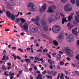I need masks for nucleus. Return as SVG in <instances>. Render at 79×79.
Returning <instances> with one entry per match:
<instances>
[{
  "instance_id": "nucleus-1",
  "label": "nucleus",
  "mask_w": 79,
  "mask_h": 79,
  "mask_svg": "<svg viewBox=\"0 0 79 79\" xmlns=\"http://www.w3.org/2000/svg\"><path fill=\"white\" fill-rule=\"evenodd\" d=\"M31 20L32 21H33L34 23L35 24H36V25H37L38 27L40 29H41L42 28L41 27L39 23H38L39 21V17L37 16L35 18V19H32Z\"/></svg>"
},
{
  "instance_id": "nucleus-2",
  "label": "nucleus",
  "mask_w": 79,
  "mask_h": 79,
  "mask_svg": "<svg viewBox=\"0 0 79 79\" xmlns=\"http://www.w3.org/2000/svg\"><path fill=\"white\" fill-rule=\"evenodd\" d=\"M30 29L31 31L33 33H35L38 31V28L37 27L34 25H31L30 27Z\"/></svg>"
},
{
  "instance_id": "nucleus-3",
  "label": "nucleus",
  "mask_w": 79,
  "mask_h": 79,
  "mask_svg": "<svg viewBox=\"0 0 79 79\" xmlns=\"http://www.w3.org/2000/svg\"><path fill=\"white\" fill-rule=\"evenodd\" d=\"M60 28L58 25H54L52 27V30L54 33H58L60 30Z\"/></svg>"
},
{
  "instance_id": "nucleus-4",
  "label": "nucleus",
  "mask_w": 79,
  "mask_h": 79,
  "mask_svg": "<svg viewBox=\"0 0 79 79\" xmlns=\"http://www.w3.org/2000/svg\"><path fill=\"white\" fill-rule=\"evenodd\" d=\"M64 9L66 11H71L72 10V8L69 4H68L64 7Z\"/></svg>"
},
{
  "instance_id": "nucleus-5",
  "label": "nucleus",
  "mask_w": 79,
  "mask_h": 79,
  "mask_svg": "<svg viewBox=\"0 0 79 79\" xmlns=\"http://www.w3.org/2000/svg\"><path fill=\"white\" fill-rule=\"evenodd\" d=\"M23 28V29L24 31L26 32H28V24L27 23H24Z\"/></svg>"
},
{
  "instance_id": "nucleus-6",
  "label": "nucleus",
  "mask_w": 79,
  "mask_h": 79,
  "mask_svg": "<svg viewBox=\"0 0 79 79\" xmlns=\"http://www.w3.org/2000/svg\"><path fill=\"white\" fill-rule=\"evenodd\" d=\"M46 9H47V5L46 4H44L42 6V7L40 8V12H43Z\"/></svg>"
},
{
  "instance_id": "nucleus-7",
  "label": "nucleus",
  "mask_w": 79,
  "mask_h": 79,
  "mask_svg": "<svg viewBox=\"0 0 79 79\" xmlns=\"http://www.w3.org/2000/svg\"><path fill=\"white\" fill-rule=\"evenodd\" d=\"M8 73L7 71H5L4 73V75L5 76H15V74L14 73H13V72L10 71V72L9 74H6V73Z\"/></svg>"
},
{
  "instance_id": "nucleus-8",
  "label": "nucleus",
  "mask_w": 79,
  "mask_h": 79,
  "mask_svg": "<svg viewBox=\"0 0 79 79\" xmlns=\"http://www.w3.org/2000/svg\"><path fill=\"white\" fill-rule=\"evenodd\" d=\"M66 54L68 55H70L71 53H73L72 51L69 49H67L65 50Z\"/></svg>"
},
{
  "instance_id": "nucleus-9",
  "label": "nucleus",
  "mask_w": 79,
  "mask_h": 79,
  "mask_svg": "<svg viewBox=\"0 0 79 79\" xmlns=\"http://www.w3.org/2000/svg\"><path fill=\"white\" fill-rule=\"evenodd\" d=\"M42 28H43L44 31H48V26L45 25H42Z\"/></svg>"
},
{
  "instance_id": "nucleus-10",
  "label": "nucleus",
  "mask_w": 79,
  "mask_h": 79,
  "mask_svg": "<svg viewBox=\"0 0 79 79\" xmlns=\"http://www.w3.org/2000/svg\"><path fill=\"white\" fill-rule=\"evenodd\" d=\"M48 21L49 23H52V22L54 21V19H53L52 18L50 17L48 19Z\"/></svg>"
},
{
  "instance_id": "nucleus-11",
  "label": "nucleus",
  "mask_w": 79,
  "mask_h": 79,
  "mask_svg": "<svg viewBox=\"0 0 79 79\" xmlns=\"http://www.w3.org/2000/svg\"><path fill=\"white\" fill-rule=\"evenodd\" d=\"M72 33L75 35H77V34H78L77 31L75 29H73V30H72Z\"/></svg>"
},
{
  "instance_id": "nucleus-12",
  "label": "nucleus",
  "mask_w": 79,
  "mask_h": 79,
  "mask_svg": "<svg viewBox=\"0 0 79 79\" xmlns=\"http://www.w3.org/2000/svg\"><path fill=\"white\" fill-rule=\"evenodd\" d=\"M69 37L71 40H72V41H73L74 40V36L72 35H68Z\"/></svg>"
},
{
  "instance_id": "nucleus-13",
  "label": "nucleus",
  "mask_w": 79,
  "mask_h": 79,
  "mask_svg": "<svg viewBox=\"0 0 79 79\" xmlns=\"http://www.w3.org/2000/svg\"><path fill=\"white\" fill-rule=\"evenodd\" d=\"M52 7H49L48 8V13H53V10H52Z\"/></svg>"
},
{
  "instance_id": "nucleus-14",
  "label": "nucleus",
  "mask_w": 79,
  "mask_h": 79,
  "mask_svg": "<svg viewBox=\"0 0 79 79\" xmlns=\"http://www.w3.org/2000/svg\"><path fill=\"white\" fill-rule=\"evenodd\" d=\"M10 18L12 20H15V16L14 14H11L10 15Z\"/></svg>"
},
{
  "instance_id": "nucleus-15",
  "label": "nucleus",
  "mask_w": 79,
  "mask_h": 79,
  "mask_svg": "<svg viewBox=\"0 0 79 79\" xmlns=\"http://www.w3.org/2000/svg\"><path fill=\"white\" fill-rule=\"evenodd\" d=\"M58 39H63V33H60L59 35V36H58Z\"/></svg>"
},
{
  "instance_id": "nucleus-16",
  "label": "nucleus",
  "mask_w": 79,
  "mask_h": 79,
  "mask_svg": "<svg viewBox=\"0 0 79 79\" xmlns=\"http://www.w3.org/2000/svg\"><path fill=\"white\" fill-rule=\"evenodd\" d=\"M6 15L8 18H10L11 17V13L8 11L6 12Z\"/></svg>"
},
{
  "instance_id": "nucleus-17",
  "label": "nucleus",
  "mask_w": 79,
  "mask_h": 79,
  "mask_svg": "<svg viewBox=\"0 0 79 79\" xmlns=\"http://www.w3.org/2000/svg\"><path fill=\"white\" fill-rule=\"evenodd\" d=\"M34 4L32 3H30L29 4V5H28L27 6L28 8H31L32 7H34Z\"/></svg>"
},
{
  "instance_id": "nucleus-18",
  "label": "nucleus",
  "mask_w": 79,
  "mask_h": 79,
  "mask_svg": "<svg viewBox=\"0 0 79 79\" xmlns=\"http://www.w3.org/2000/svg\"><path fill=\"white\" fill-rule=\"evenodd\" d=\"M20 23V19L18 18L16 19L15 21V24H18V23Z\"/></svg>"
},
{
  "instance_id": "nucleus-19",
  "label": "nucleus",
  "mask_w": 79,
  "mask_h": 79,
  "mask_svg": "<svg viewBox=\"0 0 79 79\" xmlns=\"http://www.w3.org/2000/svg\"><path fill=\"white\" fill-rule=\"evenodd\" d=\"M2 69L3 71H6L7 70V68L4 65H3L2 66Z\"/></svg>"
},
{
  "instance_id": "nucleus-20",
  "label": "nucleus",
  "mask_w": 79,
  "mask_h": 79,
  "mask_svg": "<svg viewBox=\"0 0 79 79\" xmlns=\"http://www.w3.org/2000/svg\"><path fill=\"white\" fill-rule=\"evenodd\" d=\"M7 8H8V9H11V3H9L7 5Z\"/></svg>"
},
{
  "instance_id": "nucleus-21",
  "label": "nucleus",
  "mask_w": 79,
  "mask_h": 79,
  "mask_svg": "<svg viewBox=\"0 0 79 79\" xmlns=\"http://www.w3.org/2000/svg\"><path fill=\"white\" fill-rule=\"evenodd\" d=\"M75 19L77 23H79V17L77 16H76L75 17Z\"/></svg>"
},
{
  "instance_id": "nucleus-22",
  "label": "nucleus",
  "mask_w": 79,
  "mask_h": 79,
  "mask_svg": "<svg viewBox=\"0 0 79 79\" xmlns=\"http://www.w3.org/2000/svg\"><path fill=\"white\" fill-rule=\"evenodd\" d=\"M30 10L31 11H35V6L34 7H32L30 8Z\"/></svg>"
},
{
  "instance_id": "nucleus-23",
  "label": "nucleus",
  "mask_w": 79,
  "mask_h": 79,
  "mask_svg": "<svg viewBox=\"0 0 79 79\" xmlns=\"http://www.w3.org/2000/svg\"><path fill=\"white\" fill-rule=\"evenodd\" d=\"M67 40L68 42H73V41H72V40L70 39L69 37L67 38Z\"/></svg>"
},
{
  "instance_id": "nucleus-24",
  "label": "nucleus",
  "mask_w": 79,
  "mask_h": 79,
  "mask_svg": "<svg viewBox=\"0 0 79 79\" xmlns=\"http://www.w3.org/2000/svg\"><path fill=\"white\" fill-rule=\"evenodd\" d=\"M43 25L42 26H45V24H46V23H47V21L45 20H43L42 22Z\"/></svg>"
},
{
  "instance_id": "nucleus-25",
  "label": "nucleus",
  "mask_w": 79,
  "mask_h": 79,
  "mask_svg": "<svg viewBox=\"0 0 79 79\" xmlns=\"http://www.w3.org/2000/svg\"><path fill=\"white\" fill-rule=\"evenodd\" d=\"M64 22H67V20L65 18H64L63 19L62 21V24H64Z\"/></svg>"
},
{
  "instance_id": "nucleus-26",
  "label": "nucleus",
  "mask_w": 79,
  "mask_h": 79,
  "mask_svg": "<svg viewBox=\"0 0 79 79\" xmlns=\"http://www.w3.org/2000/svg\"><path fill=\"white\" fill-rule=\"evenodd\" d=\"M56 19H60V15L59 14L56 13Z\"/></svg>"
},
{
  "instance_id": "nucleus-27",
  "label": "nucleus",
  "mask_w": 79,
  "mask_h": 79,
  "mask_svg": "<svg viewBox=\"0 0 79 79\" xmlns=\"http://www.w3.org/2000/svg\"><path fill=\"white\" fill-rule=\"evenodd\" d=\"M53 44L55 45H56V46H57L58 45V42H56V40L54 41L53 42Z\"/></svg>"
},
{
  "instance_id": "nucleus-28",
  "label": "nucleus",
  "mask_w": 79,
  "mask_h": 79,
  "mask_svg": "<svg viewBox=\"0 0 79 79\" xmlns=\"http://www.w3.org/2000/svg\"><path fill=\"white\" fill-rule=\"evenodd\" d=\"M25 61H26L27 63H30L31 59H25Z\"/></svg>"
},
{
  "instance_id": "nucleus-29",
  "label": "nucleus",
  "mask_w": 79,
  "mask_h": 79,
  "mask_svg": "<svg viewBox=\"0 0 79 79\" xmlns=\"http://www.w3.org/2000/svg\"><path fill=\"white\" fill-rule=\"evenodd\" d=\"M68 19L69 21H71V20L73 19V16H72V15L69 16Z\"/></svg>"
},
{
  "instance_id": "nucleus-30",
  "label": "nucleus",
  "mask_w": 79,
  "mask_h": 79,
  "mask_svg": "<svg viewBox=\"0 0 79 79\" xmlns=\"http://www.w3.org/2000/svg\"><path fill=\"white\" fill-rule=\"evenodd\" d=\"M12 56H13V57H14V60H15H15H16L17 58V57L16 56V55H15L14 54H12Z\"/></svg>"
},
{
  "instance_id": "nucleus-31",
  "label": "nucleus",
  "mask_w": 79,
  "mask_h": 79,
  "mask_svg": "<svg viewBox=\"0 0 79 79\" xmlns=\"http://www.w3.org/2000/svg\"><path fill=\"white\" fill-rule=\"evenodd\" d=\"M21 20L22 23H25V22H26V20H25L22 18L21 19Z\"/></svg>"
},
{
  "instance_id": "nucleus-32",
  "label": "nucleus",
  "mask_w": 79,
  "mask_h": 79,
  "mask_svg": "<svg viewBox=\"0 0 79 79\" xmlns=\"http://www.w3.org/2000/svg\"><path fill=\"white\" fill-rule=\"evenodd\" d=\"M76 5L77 6H79V0H77L76 1Z\"/></svg>"
},
{
  "instance_id": "nucleus-33",
  "label": "nucleus",
  "mask_w": 79,
  "mask_h": 79,
  "mask_svg": "<svg viewBox=\"0 0 79 79\" xmlns=\"http://www.w3.org/2000/svg\"><path fill=\"white\" fill-rule=\"evenodd\" d=\"M38 77H39L40 79H42V75L41 74H39L38 75Z\"/></svg>"
},
{
  "instance_id": "nucleus-34",
  "label": "nucleus",
  "mask_w": 79,
  "mask_h": 79,
  "mask_svg": "<svg viewBox=\"0 0 79 79\" xmlns=\"http://www.w3.org/2000/svg\"><path fill=\"white\" fill-rule=\"evenodd\" d=\"M18 51L21 52H24V51H23V49H21V48H18Z\"/></svg>"
},
{
  "instance_id": "nucleus-35",
  "label": "nucleus",
  "mask_w": 79,
  "mask_h": 79,
  "mask_svg": "<svg viewBox=\"0 0 79 79\" xmlns=\"http://www.w3.org/2000/svg\"><path fill=\"white\" fill-rule=\"evenodd\" d=\"M60 65H63V64H64V62H63V61H60Z\"/></svg>"
},
{
  "instance_id": "nucleus-36",
  "label": "nucleus",
  "mask_w": 79,
  "mask_h": 79,
  "mask_svg": "<svg viewBox=\"0 0 79 79\" xmlns=\"http://www.w3.org/2000/svg\"><path fill=\"white\" fill-rule=\"evenodd\" d=\"M43 37H44V38L45 39H47L48 38V36H47V35L45 34H44L43 35Z\"/></svg>"
},
{
  "instance_id": "nucleus-37",
  "label": "nucleus",
  "mask_w": 79,
  "mask_h": 79,
  "mask_svg": "<svg viewBox=\"0 0 79 79\" xmlns=\"http://www.w3.org/2000/svg\"><path fill=\"white\" fill-rule=\"evenodd\" d=\"M35 60H37V61H40V59L39 58H38V57L36 56L35 58Z\"/></svg>"
},
{
  "instance_id": "nucleus-38",
  "label": "nucleus",
  "mask_w": 79,
  "mask_h": 79,
  "mask_svg": "<svg viewBox=\"0 0 79 79\" xmlns=\"http://www.w3.org/2000/svg\"><path fill=\"white\" fill-rule=\"evenodd\" d=\"M71 2L72 3L74 4L76 2V0H71Z\"/></svg>"
},
{
  "instance_id": "nucleus-39",
  "label": "nucleus",
  "mask_w": 79,
  "mask_h": 79,
  "mask_svg": "<svg viewBox=\"0 0 79 79\" xmlns=\"http://www.w3.org/2000/svg\"><path fill=\"white\" fill-rule=\"evenodd\" d=\"M52 9H56V6H55L54 5H52V7H51Z\"/></svg>"
},
{
  "instance_id": "nucleus-40",
  "label": "nucleus",
  "mask_w": 79,
  "mask_h": 79,
  "mask_svg": "<svg viewBox=\"0 0 79 79\" xmlns=\"http://www.w3.org/2000/svg\"><path fill=\"white\" fill-rule=\"evenodd\" d=\"M76 58V60H79V54H78Z\"/></svg>"
},
{
  "instance_id": "nucleus-41",
  "label": "nucleus",
  "mask_w": 79,
  "mask_h": 79,
  "mask_svg": "<svg viewBox=\"0 0 79 79\" xmlns=\"http://www.w3.org/2000/svg\"><path fill=\"white\" fill-rule=\"evenodd\" d=\"M56 74H57L56 72H55L53 73H52V75L53 76H56Z\"/></svg>"
},
{
  "instance_id": "nucleus-42",
  "label": "nucleus",
  "mask_w": 79,
  "mask_h": 79,
  "mask_svg": "<svg viewBox=\"0 0 79 79\" xmlns=\"http://www.w3.org/2000/svg\"><path fill=\"white\" fill-rule=\"evenodd\" d=\"M66 2V0H61V3H65Z\"/></svg>"
},
{
  "instance_id": "nucleus-43",
  "label": "nucleus",
  "mask_w": 79,
  "mask_h": 79,
  "mask_svg": "<svg viewBox=\"0 0 79 79\" xmlns=\"http://www.w3.org/2000/svg\"><path fill=\"white\" fill-rule=\"evenodd\" d=\"M43 52H45V53H46L47 52H48V50L47 49H44L43 50Z\"/></svg>"
},
{
  "instance_id": "nucleus-44",
  "label": "nucleus",
  "mask_w": 79,
  "mask_h": 79,
  "mask_svg": "<svg viewBox=\"0 0 79 79\" xmlns=\"http://www.w3.org/2000/svg\"><path fill=\"white\" fill-rule=\"evenodd\" d=\"M47 55L48 56V58H50V59H51V58H52V57H51V56H50V54H49L47 53Z\"/></svg>"
},
{
  "instance_id": "nucleus-45",
  "label": "nucleus",
  "mask_w": 79,
  "mask_h": 79,
  "mask_svg": "<svg viewBox=\"0 0 79 79\" xmlns=\"http://www.w3.org/2000/svg\"><path fill=\"white\" fill-rule=\"evenodd\" d=\"M56 55V52L53 53L52 55L53 56V57H55V55Z\"/></svg>"
},
{
  "instance_id": "nucleus-46",
  "label": "nucleus",
  "mask_w": 79,
  "mask_h": 79,
  "mask_svg": "<svg viewBox=\"0 0 79 79\" xmlns=\"http://www.w3.org/2000/svg\"><path fill=\"white\" fill-rule=\"evenodd\" d=\"M12 50H16V47H13L12 48Z\"/></svg>"
},
{
  "instance_id": "nucleus-47",
  "label": "nucleus",
  "mask_w": 79,
  "mask_h": 79,
  "mask_svg": "<svg viewBox=\"0 0 79 79\" xmlns=\"http://www.w3.org/2000/svg\"><path fill=\"white\" fill-rule=\"evenodd\" d=\"M40 60L41 61H42V63H44V62H45V60H44L43 59H40Z\"/></svg>"
},
{
  "instance_id": "nucleus-48",
  "label": "nucleus",
  "mask_w": 79,
  "mask_h": 79,
  "mask_svg": "<svg viewBox=\"0 0 79 79\" xmlns=\"http://www.w3.org/2000/svg\"><path fill=\"white\" fill-rule=\"evenodd\" d=\"M58 60H60V57H59L57 56V59H56V61H58Z\"/></svg>"
},
{
  "instance_id": "nucleus-49",
  "label": "nucleus",
  "mask_w": 79,
  "mask_h": 79,
  "mask_svg": "<svg viewBox=\"0 0 79 79\" xmlns=\"http://www.w3.org/2000/svg\"><path fill=\"white\" fill-rule=\"evenodd\" d=\"M46 72H47V71H46V70H44L42 73L43 74H44V75L45 74V73H46Z\"/></svg>"
},
{
  "instance_id": "nucleus-50",
  "label": "nucleus",
  "mask_w": 79,
  "mask_h": 79,
  "mask_svg": "<svg viewBox=\"0 0 79 79\" xmlns=\"http://www.w3.org/2000/svg\"><path fill=\"white\" fill-rule=\"evenodd\" d=\"M25 71L26 72H27L28 71V69H27V67H25Z\"/></svg>"
},
{
  "instance_id": "nucleus-51",
  "label": "nucleus",
  "mask_w": 79,
  "mask_h": 79,
  "mask_svg": "<svg viewBox=\"0 0 79 79\" xmlns=\"http://www.w3.org/2000/svg\"><path fill=\"white\" fill-rule=\"evenodd\" d=\"M25 34V33H24V32H22L20 33V35H22L23 36H24V35Z\"/></svg>"
},
{
  "instance_id": "nucleus-52",
  "label": "nucleus",
  "mask_w": 79,
  "mask_h": 79,
  "mask_svg": "<svg viewBox=\"0 0 79 79\" xmlns=\"http://www.w3.org/2000/svg\"><path fill=\"white\" fill-rule=\"evenodd\" d=\"M50 68L51 69H53V66L51 65L49 66Z\"/></svg>"
},
{
  "instance_id": "nucleus-53",
  "label": "nucleus",
  "mask_w": 79,
  "mask_h": 79,
  "mask_svg": "<svg viewBox=\"0 0 79 79\" xmlns=\"http://www.w3.org/2000/svg\"><path fill=\"white\" fill-rule=\"evenodd\" d=\"M29 58L31 60H34V57L33 56H30Z\"/></svg>"
},
{
  "instance_id": "nucleus-54",
  "label": "nucleus",
  "mask_w": 79,
  "mask_h": 79,
  "mask_svg": "<svg viewBox=\"0 0 79 79\" xmlns=\"http://www.w3.org/2000/svg\"><path fill=\"white\" fill-rule=\"evenodd\" d=\"M60 16L62 17H65V15H63V14H62L61 13H60Z\"/></svg>"
},
{
  "instance_id": "nucleus-55",
  "label": "nucleus",
  "mask_w": 79,
  "mask_h": 79,
  "mask_svg": "<svg viewBox=\"0 0 79 79\" xmlns=\"http://www.w3.org/2000/svg\"><path fill=\"white\" fill-rule=\"evenodd\" d=\"M37 52H42V49H40L39 50H38L37 51Z\"/></svg>"
},
{
  "instance_id": "nucleus-56",
  "label": "nucleus",
  "mask_w": 79,
  "mask_h": 79,
  "mask_svg": "<svg viewBox=\"0 0 79 79\" xmlns=\"http://www.w3.org/2000/svg\"><path fill=\"white\" fill-rule=\"evenodd\" d=\"M75 73H76V74L79 75V72H78L77 71H75Z\"/></svg>"
},
{
  "instance_id": "nucleus-57",
  "label": "nucleus",
  "mask_w": 79,
  "mask_h": 79,
  "mask_svg": "<svg viewBox=\"0 0 79 79\" xmlns=\"http://www.w3.org/2000/svg\"><path fill=\"white\" fill-rule=\"evenodd\" d=\"M60 65H57V69H60Z\"/></svg>"
},
{
  "instance_id": "nucleus-58",
  "label": "nucleus",
  "mask_w": 79,
  "mask_h": 79,
  "mask_svg": "<svg viewBox=\"0 0 79 79\" xmlns=\"http://www.w3.org/2000/svg\"><path fill=\"white\" fill-rule=\"evenodd\" d=\"M17 58H18L19 60H21V57H19L18 56H17Z\"/></svg>"
},
{
  "instance_id": "nucleus-59",
  "label": "nucleus",
  "mask_w": 79,
  "mask_h": 79,
  "mask_svg": "<svg viewBox=\"0 0 79 79\" xmlns=\"http://www.w3.org/2000/svg\"><path fill=\"white\" fill-rule=\"evenodd\" d=\"M77 45H79V40L77 41Z\"/></svg>"
},
{
  "instance_id": "nucleus-60",
  "label": "nucleus",
  "mask_w": 79,
  "mask_h": 79,
  "mask_svg": "<svg viewBox=\"0 0 79 79\" xmlns=\"http://www.w3.org/2000/svg\"><path fill=\"white\" fill-rule=\"evenodd\" d=\"M6 60H9V57H8V56H6Z\"/></svg>"
},
{
  "instance_id": "nucleus-61",
  "label": "nucleus",
  "mask_w": 79,
  "mask_h": 79,
  "mask_svg": "<svg viewBox=\"0 0 79 79\" xmlns=\"http://www.w3.org/2000/svg\"><path fill=\"white\" fill-rule=\"evenodd\" d=\"M20 27H23V23H20Z\"/></svg>"
},
{
  "instance_id": "nucleus-62",
  "label": "nucleus",
  "mask_w": 79,
  "mask_h": 79,
  "mask_svg": "<svg viewBox=\"0 0 79 79\" xmlns=\"http://www.w3.org/2000/svg\"><path fill=\"white\" fill-rule=\"evenodd\" d=\"M67 60H68V61H70L71 60V59L69 57H67L66 58Z\"/></svg>"
},
{
  "instance_id": "nucleus-63",
  "label": "nucleus",
  "mask_w": 79,
  "mask_h": 79,
  "mask_svg": "<svg viewBox=\"0 0 79 79\" xmlns=\"http://www.w3.org/2000/svg\"><path fill=\"white\" fill-rule=\"evenodd\" d=\"M65 78L66 79H69V77H68L67 76H65Z\"/></svg>"
},
{
  "instance_id": "nucleus-64",
  "label": "nucleus",
  "mask_w": 79,
  "mask_h": 79,
  "mask_svg": "<svg viewBox=\"0 0 79 79\" xmlns=\"http://www.w3.org/2000/svg\"><path fill=\"white\" fill-rule=\"evenodd\" d=\"M10 79H14L13 78V76H11L10 77Z\"/></svg>"
}]
</instances>
